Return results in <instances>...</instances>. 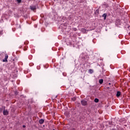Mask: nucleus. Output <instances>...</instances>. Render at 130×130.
Instances as JSON below:
<instances>
[{
    "instance_id": "6ab92c4d",
    "label": "nucleus",
    "mask_w": 130,
    "mask_h": 130,
    "mask_svg": "<svg viewBox=\"0 0 130 130\" xmlns=\"http://www.w3.org/2000/svg\"><path fill=\"white\" fill-rule=\"evenodd\" d=\"M15 94H16V95H17V93H15Z\"/></svg>"
},
{
    "instance_id": "39448f33",
    "label": "nucleus",
    "mask_w": 130,
    "mask_h": 130,
    "mask_svg": "<svg viewBox=\"0 0 130 130\" xmlns=\"http://www.w3.org/2000/svg\"><path fill=\"white\" fill-rule=\"evenodd\" d=\"M43 122H44V120L41 119L39 120V123H40V124H42V123H43Z\"/></svg>"
},
{
    "instance_id": "f8f14e48",
    "label": "nucleus",
    "mask_w": 130,
    "mask_h": 130,
    "mask_svg": "<svg viewBox=\"0 0 130 130\" xmlns=\"http://www.w3.org/2000/svg\"><path fill=\"white\" fill-rule=\"evenodd\" d=\"M73 30L74 31H77V28H73Z\"/></svg>"
},
{
    "instance_id": "1a4fd4ad",
    "label": "nucleus",
    "mask_w": 130,
    "mask_h": 130,
    "mask_svg": "<svg viewBox=\"0 0 130 130\" xmlns=\"http://www.w3.org/2000/svg\"><path fill=\"white\" fill-rule=\"evenodd\" d=\"M99 83L100 84H102L103 83V79H100Z\"/></svg>"
},
{
    "instance_id": "f03ea898",
    "label": "nucleus",
    "mask_w": 130,
    "mask_h": 130,
    "mask_svg": "<svg viewBox=\"0 0 130 130\" xmlns=\"http://www.w3.org/2000/svg\"><path fill=\"white\" fill-rule=\"evenodd\" d=\"M81 104L83 106H86V105H87V102L85 100H82L81 101Z\"/></svg>"
},
{
    "instance_id": "dca6fc26",
    "label": "nucleus",
    "mask_w": 130,
    "mask_h": 130,
    "mask_svg": "<svg viewBox=\"0 0 130 130\" xmlns=\"http://www.w3.org/2000/svg\"><path fill=\"white\" fill-rule=\"evenodd\" d=\"M82 55H83V54H82L80 55V56H82Z\"/></svg>"
},
{
    "instance_id": "9d476101",
    "label": "nucleus",
    "mask_w": 130,
    "mask_h": 130,
    "mask_svg": "<svg viewBox=\"0 0 130 130\" xmlns=\"http://www.w3.org/2000/svg\"><path fill=\"white\" fill-rule=\"evenodd\" d=\"M89 72L90 74H92L93 73V70H92L91 69H89Z\"/></svg>"
},
{
    "instance_id": "7ed1b4c3",
    "label": "nucleus",
    "mask_w": 130,
    "mask_h": 130,
    "mask_svg": "<svg viewBox=\"0 0 130 130\" xmlns=\"http://www.w3.org/2000/svg\"><path fill=\"white\" fill-rule=\"evenodd\" d=\"M4 115H8L9 114V112L7 110H4L3 111Z\"/></svg>"
},
{
    "instance_id": "423d86ee",
    "label": "nucleus",
    "mask_w": 130,
    "mask_h": 130,
    "mask_svg": "<svg viewBox=\"0 0 130 130\" xmlns=\"http://www.w3.org/2000/svg\"><path fill=\"white\" fill-rule=\"evenodd\" d=\"M117 97H119L120 96V91H117L116 94Z\"/></svg>"
},
{
    "instance_id": "a211bd4d",
    "label": "nucleus",
    "mask_w": 130,
    "mask_h": 130,
    "mask_svg": "<svg viewBox=\"0 0 130 130\" xmlns=\"http://www.w3.org/2000/svg\"><path fill=\"white\" fill-rule=\"evenodd\" d=\"M124 126H126V125H125Z\"/></svg>"
},
{
    "instance_id": "f257e3e1",
    "label": "nucleus",
    "mask_w": 130,
    "mask_h": 130,
    "mask_svg": "<svg viewBox=\"0 0 130 130\" xmlns=\"http://www.w3.org/2000/svg\"><path fill=\"white\" fill-rule=\"evenodd\" d=\"M9 57V56L7 54L5 55V58L3 60V61L4 62H6L7 61H8V58Z\"/></svg>"
},
{
    "instance_id": "4468645a",
    "label": "nucleus",
    "mask_w": 130,
    "mask_h": 130,
    "mask_svg": "<svg viewBox=\"0 0 130 130\" xmlns=\"http://www.w3.org/2000/svg\"><path fill=\"white\" fill-rule=\"evenodd\" d=\"M3 33V31H0V34H2Z\"/></svg>"
},
{
    "instance_id": "20e7f679",
    "label": "nucleus",
    "mask_w": 130,
    "mask_h": 130,
    "mask_svg": "<svg viewBox=\"0 0 130 130\" xmlns=\"http://www.w3.org/2000/svg\"><path fill=\"white\" fill-rule=\"evenodd\" d=\"M30 9L32 10V11H35V10H36V7L35 6H31Z\"/></svg>"
},
{
    "instance_id": "0eeeda50",
    "label": "nucleus",
    "mask_w": 130,
    "mask_h": 130,
    "mask_svg": "<svg viewBox=\"0 0 130 130\" xmlns=\"http://www.w3.org/2000/svg\"><path fill=\"white\" fill-rule=\"evenodd\" d=\"M107 15L106 14H104L103 15V17H104V20H106V17H107Z\"/></svg>"
},
{
    "instance_id": "ddd939ff",
    "label": "nucleus",
    "mask_w": 130,
    "mask_h": 130,
    "mask_svg": "<svg viewBox=\"0 0 130 130\" xmlns=\"http://www.w3.org/2000/svg\"><path fill=\"white\" fill-rule=\"evenodd\" d=\"M18 3H21V0H17Z\"/></svg>"
},
{
    "instance_id": "6e6552de",
    "label": "nucleus",
    "mask_w": 130,
    "mask_h": 130,
    "mask_svg": "<svg viewBox=\"0 0 130 130\" xmlns=\"http://www.w3.org/2000/svg\"><path fill=\"white\" fill-rule=\"evenodd\" d=\"M94 102H95V103H98V102H99V100L98 99H95Z\"/></svg>"
},
{
    "instance_id": "f3484780",
    "label": "nucleus",
    "mask_w": 130,
    "mask_h": 130,
    "mask_svg": "<svg viewBox=\"0 0 130 130\" xmlns=\"http://www.w3.org/2000/svg\"><path fill=\"white\" fill-rule=\"evenodd\" d=\"M75 100H76V99H74V101H75Z\"/></svg>"
},
{
    "instance_id": "2eb2a0df",
    "label": "nucleus",
    "mask_w": 130,
    "mask_h": 130,
    "mask_svg": "<svg viewBox=\"0 0 130 130\" xmlns=\"http://www.w3.org/2000/svg\"><path fill=\"white\" fill-rule=\"evenodd\" d=\"M25 125H23V127H25Z\"/></svg>"
},
{
    "instance_id": "9b49d317",
    "label": "nucleus",
    "mask_w": 130,
    "mask_h": 130,
    "mask_svg": "<svg viewBox=\"0 0 130 130\" xmlns=\"http://www.w3.org/2000/svg\"><path fill=\"white\" fill-rule=\"evenodd\" d=\"M82 31H83V32H84V33H85V32H86V29L83 28V29H82Z\"/></svg>"
}]
</instances>
